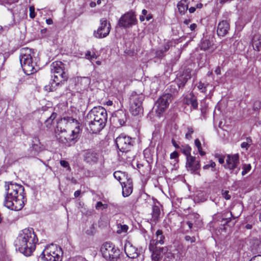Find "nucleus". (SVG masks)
<instances>
[{
    "mask_svg": "<svg viewBox=\"0 0 261 261\" xmlns=\"http://www.w3.org/2000/svg\"><path fill=\"white\" fill-rule=\"evenodd\" d=\"M38 239L32 228L21 231L15 242L16 249L24 255L30 256L36 248Z\"/></svg>",
    "mask_w": 261,
    "mask_h": 261,
    "instance_id": "nucleus-2",
    "label": "nucleus"
},
{
    "mask_svg": "<svg viewBox=\"0 0 261 261\" xmlns=\"http://www.w3.org/2000/svg\"><path fill=\"white\" fill-rule=\"evenodd\" d=\"M188 132L186 134V138L188 140H190L192 138V134L193 133L194 130L192 127H188L187 128Z\"/></svg>",
    "mask_w": 261,
    "mask_h": 261,
    "instance_id": "nucleus-37",
    "label": "nucleus"
},
{
    "mask_svg": "<svg viewBox=\"0 0 261 261\" xmlns=\"http://www.w3.org/2000/svg\"><path fill=\"white\" fill-rule=\"evenodd\" d=\"M60 164L62 166H63L65 168H67V169L68 170H70V167L69 166V164L68 162H67L65 160H61Z\"/></svg>",
    "mask_w": 261,
    "mask_h": 261,
    "instance_id": "nucleus-45",
    "label": "nucleus"
},
{
    "mask_svg": "<svg viewBox=\"0 0 261 261\" xmlns=\"http://www.w3.org/2000/svg\"><path fill=\"white\" fill-rule=\"evenodd\" d=\"M156 239L150 241L149 249L152 252V261H161L163 255L165 254L166 249L163 247H158L156 245L159 244L164 243V236L161 230H158L155 233Z\"/></svg>",
    "mask_w": 261,
    "mask_h": 261,
    "instance_id": "nucleus-4",
    "label": "nucleus"
},
{
    "mask_svg": "<svg viewBox=\"0 0 261 261\" xmlns=\"http://www.w3.org/2000/svg\"><path fill=\"white\" fill-rule=\"evenodd\" d=\"M144 99V96L142 94H137L134 92L130 96V103H135L138 106H142V101Z\"/></svg>",
    "mask_w": 261,
    "mask_h": 261,
    "instance_id": "nucleus-23",
    "label": "nucleus"
},
{
    "mask_svg": "<svg viewBox=\"0 0 261 261\" xmlns=\"http://www.w3.org/2000/svg\"><path fill=\"white\" fill-rule=\"evenodd\" d=\"M239 154H234L232 155H228L226 159V166L228 169L231 170V172L234 174H237L240 169L237 168L239 163Z\"/></svg>",
    "mask_w": 261,
    "mask_h": 261,
    "instance_id": "nucleus-16",
    "label": "nucleus"
},
{
    "mask_svg": "<svg viewBox=\"0 0 261 261\" xmlns=\"http://www.w3.org/2000/svg\"><path fill=\"white\" fill-rule=\"evenodd\" d=\"M32 147H33V149H34L36 151H38L39 148V147L38 146V145L37 144H33Z\"/></svg>",
    "mask_w": 261,
    "mask_h": 261,
    "instance_id": "nucleus-59",
    "label": "nucleus"
},
{
    "mask_svg": "<svg viewBox=\"0 0 261 261\" xmlns=\"http://www.w3.org/2000/svg\"><path fill=\"white\" fill-rule=\"evenodd\" d=\"M99 155L96 152L89 150L85 153L84 160L89 164H95L98 160Z\"/></svg>",
    "mask_w": 261,
    "mask_h": 261,
    "instance_id": "nucleus-20",
    "label": "nucleus"
},
{
    "mask_svg": "<svg viewBox=\"0 0 261 261\" xmlns=\"http://www.w3.org/2000/svg\"><path fill=\"white\" fill-rule=\"evenodd\" d=\"M115 117L117 118L120 125L124 124L126 120L125 113L122 110H119L115 113Z\"/></svg>",
    "mask_w": 261,
    "mask_h": 261,
    "instance_id": "nucleus-27",
    "label": "nucleus"
},
{
    "mask_svg": "<svg viewBox=\"0 0 261 261\" xmlns=\"http://www.w3.org/2000/svg\"><path fill=\"white\" fill-rule=\"evenodd\" d=\"M171 44L170 42H167L166 44H164L163 47V50L166 52L167 51L170 47Z\"/></svg>",
    "mask_w": 261,
    "mask_h": 261,
    "instance_id": "nucleus-51",
    "label": "nucleus"
},
{
    "mask_svg": "<svg viewBox=\"0 0 261 261\" xmlns=\"http://www.w3.org/2000/svg\"><path fill=\"white\" fill-rule=\"evenodd\" d=\"M251 169L250 164H244L243 166V171L242 172V175L243 176L248 173Z\"/></svg>",
    "mask_w": 261,
    "mask_h": 261,
    "instance_id": "nucleus-35",
    "label": "nucleus"
},
{
    "mask_svg": "<svg viewBox=\"0 0 261 261\" xmlns=\"http://www.w3.org/2000/svg\"><path fill=\"white\" fill-rule=\"evenodd\" d=\"M124 251L127 256L130 258H135L139 254L138 249L134 246L129 242L125 243Z\"/></svg>",
    "mask_w": 261,
    "mask_h": 261,
    "instance_id": "nucleus-18",
    "label": "nucleus"
},
{
    "mask_svg": "<svg viewBox=\"0 0 261 261\" xmlns=\"http://www.w3.org/2000/svg\"><path fill=\"white\" fill-rule=\"evenodd\" d=\"M106 123V122H105L87 119L85 118V125L87 128L93 134L99 132L105 126Z\"/></svg>",
    "mask_w": 261,
    "mask_h": 261,
    "instance_id": "nucleus-15",
    "label": "nucleus"
},
{
    "mask_svg": "<svg viewBox=\"0 0 261 261\" xmlns=\"http://www.w3.org/2000/svg\"><path fill=\"white\" fill-rule=\"evenodd\" d=\"M32 50L28 47L22 48L20 50L19 59L21 66L24 72L28 75L36 71L32 62Z\"/></svg>",
    "mask_w": 261,
    "mask_h": 261,
    "instance_id": "nucleus-6",
    "label": "nucleus"
},
{
    "mask_svg": "<svg viewBox=\"0 0 261 261\" xmlns=\"http://www.w3.org/2000/svg\"><path fill=\"white\" fill-rule=\"evenodd\" d=\"M215 72L216 74L219 75L221 74V69L220 67H217L215 70Z\"/></svg>",
    "mask_w": 261,
    "mask_h": 261,
    "instance_id": "nucleus-57",
    "label": "nucleus"
},
{
    "mask_svg": "<svg viewBox=\"0 0 261 261\" xmlns=\"http://www.w3.org/2000/svg\"><path fill=\"white\" fill-rule=\"evenodd\" d=\"M250 261H261V255L255 256L253 258L251 259Z\"/></svg>",
    "mask_w": 261,
    "mask_h": 261,
    "instance_id": "nucleus-55",
    "label": "nucleus"
},
{
    "mask_svg": "<svg viewBox=\"0 0 261 261\" xmlns=\"http://www.w3.org/2000/svg\"><path fill=\"white\" fill-rule=\"evenodd\" d=\"M56 116L57 114L55 113H52L51 116L45 120V124L47 127H50L53 123V120L56 118Z\"/></svg>",
    "mask_w": 261,
    "mask_h": 261,
    "instance_id": "nucleus-32",
    "label": "nucleus"
},
{
    "mask_svg": "<svg viewBox=\"0 0 261 261\" xmlns=\"http://www.w3.org/2000/svg\"><path fill=\"white\" fill-rule=\"evenodd\" d=\"M178 156V153L177 151H174L170 154V158L171 159H177Z\"/></svg>",
    "mask_w": 261,
    "mask_h": 261,
    "instance_id": "nucleus-52",
    "label": "nucleus"
},
{
    "mask_svg": "<svg viewBox=\"0 0 261 261\" xmlns=\"http://www.w3.org/2000/svg\"><path fill=\"white\" fill-rule=\"evenodd\" d=\"M76 125H80V123L76 119L70 117L62 118L57 122L55 132L64 133L69 128H75Z\"/></svg>",
    "mask_w": 261,
    "mask_h": 261,
    "instance_id": "nucleus-10",
    "label": "nucleus"
},
{
    "mask_svg": "<svg viewBox=\"0 0 261 261\" xmlns=\"http://www.w3.org/2000/svg\"><path fill=\"white\" fill-rule=\"evenodd\" d=\"M215 163L213 161H211L210 164L205 165L203 166V169L206 170L209 169L210 167L214 168L215 167Z\"/></svg>",
    "mask_w": 261,
    "mask_h": 261,
    "instance_id": "nucleus-48",
    "label": "nucleus"
},
{
    "mask_svg": "<svg viewBox=\"0 0 261 261\" xmlns=\"http://www.w3.org/2000/svg\"><path fill=\"white\" fill-rule=\"evenodd\" d=\"M230 29V25L227 20L220 22L217 27V34L219 36L224 37L227 34Z\"/></svg>",
    "mask_w": 261,
    "mask_h": 261,
    "instance_id": "nucleus-19",
    "label": "nucleus"
},
{
    "mask_svg": "<svg viewBox=\"0 0 261 261\" xmlns=\"http://www.w3.org/2000/svg\"><path fill=\"white\" fill-rule=\"evenodd\" d=\"M122 188V195L124 197L129 196L133 191L132 180L130 179H126L121 185Z\"/></svg>",
    "mask_w": 261,
    "mask_h": 261,
    "instance_id": "nucleus-21",
    "label": "nucleus"
},
{
    "mask_svg": "<svg viewBox=\"0 0 261 261\" xmlns=\"http://www.w3.org/2000/svg\"><path fill=\"white\" fill-rule=\"evenodd\" d=\"M46 23H47V24H53V21L52 19H50V18L47 19L46 20Z\"/></svg>",
    "mask_w": 261,
    "mask_h": 261,
    "instance_id": "nucleus-60",
    "label": "nucleus"
},
{
    "mask_svg": "<svg viewBox=\"0 0 261 261\" xmlns=\"http://www.w3.org/2000/svg\"><path fill=\"white\" fill-rule=\"evenodd\" d=\"M85 118L87 119L106 122L107 121V113L103 107L101 106L95 107L88 113Z\"/></svg>",
    "mask_w": 261,
    "mask_h": 261,
    "instance_id": "nucleus-11",
    "label": "nucleus"
},
{
    "mask_svg": "<svg viewBox=\"0 0 261 261\" xmlns=\"http://www.w3.org/2000/svg\"><path fill=\"white\" fill-rule=\"evenodd\" d=\"M148 12L146 10L143 9L142 11V15H143L147 20H149L152 18V16L150 14H148Z\"/></svg>",
    "mask_w": 261,
    "mask_h": 261,
    "instance_id": "nucleus-42",
    "label": "nucleus"
},
{
    "mask_svg": "<svg viewBox=\"0 0 261 261\" xmlns=\"http://www.w3.org/2000/svg\"><path fill=\"white\" fill-rule=\"evenodd\" d=\"M172 143L173 144V145L176 148V149H179V147H180V146H179L176 142V141L172 139Z\"/></svg>",
    "mask_w": 261,
    "mask_h": 261,
    "instance_id": "nucleus-56",
    "label": "nucleus"
},
{
    "mask_svg": "<svg viewBox=\"0 0 261 261\" xmlns=\"http://www.w3.org/2000/svg\"><path fill=\"white\" fill-rule=\"evenodd\" d=\"M219 162L220 164H223L224 162V159L223 158H220L219 159Z\"/></svg>",
    "mask_w": 261,
    "mask_h": 261,
    "instance_id": "nucleus-64",
    "label": "nucleus"
},
{
    "mask_svg": "<svg viewBox=\"0 0 261 261\" xmlns=\"http://www.w3.org/2000/svg\"><path fill=\"white\" fill-rule=\"evenodd\" d=\"M137 22L135 12L130 11L123 15L118 21V25L124 28H128Z\"/></svg>",
    "mask_w": 261,
    "mask_h": 261,
    "instance_id": "nucleus-12",
    "label": "nucleus"
},
{
    "mask_svg": "<svg viewBox=\"0 0 261 261\" xmlns=\"http://www.w3.org/2000/svg\"><path fill=\"white\" fill-rule=\"evenodd\" d=\"M249 145L247 142H243L241 144V147L242 148H246V149L249 147Z\"/></svg>",
    "mask_w": 261,
    "mask_h": 261,
    "instance_id": "nucleus-54",
    "label": "nucleus"
},
{
    "mask_svg": "<svg viewBox=\"0 0 261 261\" xmlns=\"http://www.w3.org/2000/svg\"><path fill=\"white\" fill-rule=\"evenodd\" d=\"M230 217H228V218H223L222 219V221L223 222L224 221V225H226L227 224V223L230 221L231 220V217H232L233 218V219H236L237 218H238L239 217V216H234L232 212H230Z\"/></svg>",
    "mask_w": 261,
    "mask_h": 261,
    "instance_id": "nucleus-39",
    "label": "nucleus"
},
{
    "mask_svg": "<svg viewBox=\"0 0 261 261\" xmlns=\"http://www.w3.org/2000/svg\"><path fill=\"white\" fill-rule=\"evenodd\" d=\"M252 44L254 50L259 51L261 48V35H254L252 39Z\"/></svg>",
    "mask_w": 261,
    "mask_h": 261,
    "instance_id": "nucleus-25",
    "label": "nucleus"
},
{
    "mask_svg": "<svg viewBox=\"0 0 261 261\" xmlns=\"http://www.w3.org/2000/svg\"><path fill=\"white\" fill-rule=\"evenodd\" d=\"M178 12L181 15L185 14L188 9V0H181L177 5Z\"/></svg>",
    "mask_w": 261,
    "mask_h": 261,
    "instance_id": "nucleus-26",
    "label": "nucleus"
},
{
    "mask_svg": "<svg viewBox=\"0 0 261 261\" xmlns=\"http://www.w3.org/2000/svg\"><path fill=\"white\" fill-rule=\"evenodd\" d=\"M195 145L197 147L198 150L202 148L201 142L198 139H196L195 140Z\"/></svg>",
    "mask_w": 261,
    "mask_h": 261,
    "instance_id": "nucleus-53",
    "label": "nucleus"
},
{
    "mask_svg": "<svg viewBox=\"0 0 261 261\" xmlns=\"http://www.w3.org/2000/svg\"><path fill=\"white\" fill-rule=\"evenodd\" d=\"M113 175L114 177L119 181L121 185L123 181H126V179H128L124 173L119 171H115Z\"/></svg>",
    "mask_w": 261,
    "mask_h": 261,
    "instance_id": "nucleus-30",
    "label": "nucleus"
},
{
    "mask_svg": "<svg viewBox=\"0 0 261 261\" xmlns=\"http://www.w3.org/2000/svg\"><path fill=\"white\" fill-rule=\"evenodd\" d=\"M228 193H229L228 191H225L224 192H222V193L223 196L226 200L229 199L231 197L230 195L228 194Z\"/></svg>",
    "mask_w": 261,
    "mask_h": 261,
    "instance_id": "nucleus-50",
    "label": "nucleus"
},
{
    "mask_svg": "<svg viewBox=\"0 0 261 261\" xmlns=\"http://www.w3.org/2000/svg\"><path fill=\"white\" fill-rule=\"evenodd\" d=\"M163 261H173V255L171 253H166L164 254Z\"/></svg>",
    "mask_w": 261,
    "mask_h": 261,
    "instance_id": "nucleus-38",
    "label": "nucleus"
},
{
    "mask_svg": "<svg viewBox=\"0 0 261 261\" xmlns=\"http://www.w3.org/2000/svg\"><path fill=\"white\" fill-rule=\"evenodd\" d=\"M17 2V0H8L7 1V3L9 4H11L12 3H16Z\"/></svg>",
    "mask_w": 261,
    "mask_h": 261,
    "instance_id": "nucleus-63",
    "label": "nucleus"
},
{
    "mask_svg": "<svg viewBox=\"0 0 261 261\" xmlns=\"http://www.w3.org/2000/svg\"><path fill=\"white\" fill-rule=\"evenodd\" d=\"M95 207L97 210H99L100 208H106L107 207V205L103 204L101 202L99 201L97 202Z\"/></svg>",
    "mask_w": 261,
    "mask_h": 261,
    "instance_id": "nucleus-44",
    "label": "nucleus"
},
{
    "mask_svg": "<svg viewBox=\"0 0 261 261\" xmlns=\"http://www.w3.org/2000/svg\"><path fill=\"white\" fill-rule=\"evenodd\" d=\"M208 85V84H206L205 85L204 83L200 82L198 84L197 88L202 92L205 93L206 91V87Z\"/></svg>",
    "mask_w": 261,
    "mask_h": 261,
    "instance_id": "nucleus-36",
    "label": "nucleus"
},
{
    "mask_svg": "<svg viewBox=\"0 0 261 261\" xmlns=\"http://www.w3.org/2000/svg\"><path fill=\"white\" fill-rule=\"evenodd\" d=\"M115 143L119 151L122 152L121 154L119 153V155L121 159L128 162L131 161L132 158L128 156L127 154L129 153L133 145L132 138L128 136L121 135L116 138Z\"/></svg>",
    "mask_w": 261,
    "mask_h": 261,
    "instance_id": "nucleus-5",
    "label": "nucleus"
},
{
    "mask_svg": "<svg viewBox=\"0 0 261 261\" xmlns=\"http://www.w3.org/2000/svg\"><path fill=\"white\" fill-rule=\"evenodd\" d=\"M211 46V42L208 40H204L201 44V48L203 50L207 49Z\"/></svg>",
    "mask_w": 261,
    "mask_h": 261,
    "instance_id": "nucleus-34",
    "label": "nucleus"
},
{
    "mask_svg": "<svg viewBox=\"0 0 261 261\" xmlns=\"http://www.w3.org/2000/svg\"><path fill=\"white\" fill-rule=\"evenodd\" d=\"M50 70L54 74V79L50 83V90L56 86L62 84L63 82L67 81L68 75L65 71V65L61 61H55L50 65Z\"/></svg>",
    "mask_w": 261,
    "mask_h": 261,
    "instance_id": "nucleus-3",
    "label": "nucleus"
},
{
    "mask_svg": "<svg viewBox=\"0 0 261 261\" xmlns=\"http://www.w3.org/2000/svg\"><path fill=\"white\" fill-rule=\"evenodd\" d=\"M103 257L107 260L116 261L119 256V250L110 242L103 243L100 248Z\"/></svg>",
    "mask_w": 261,
    "mask_h": 261,
    "instance_id": "nucleus-8",
    "label": "nucleus"
},
{
    "mask_svg": "<svg viewBox=\"0 0 261 261\" xmlns=\"http://www.w3.org/2000/svg\"><path fill=\"white\" fill-rule=\"evenodd\" d=\"M4 205L14 211L21 210L27 201L24 188L21 185L10 182L5 184Z\"/></svg>",
    "mask_w": 261,
    "mask_h": 261,
    "instance_id": "nucleus-1",
    "label": "nucleus"
},
{
    "mask_svg": "<svg viewBox=\"0 0 261 261\" xmlns=\"http://www.w3.org/2000/svg\"><path fill=\"white\" fill-rule=\"evenodd\" d=\"M62 250L54 244L46 247L40 255V258L45 261H61Z\"/></svg>",
    "mask_w": 261,
    "mask_h": 261,
    "instance_id": "nucleus-7",
    "label": "nucleus"
},
{
    "mask_svg": "<svg viewBox=\"0 0 261 261\" xmlns=\"http://www.w3.org/2000/svg\"><path fill=\"white\" fill-rule=\"evenodd\" d=\"M30 10V17L31 18H34L36 16V14L35 12V8L33 6H31L29 8Z\"/></svg>",
    "mask_w": 261,
    "mask_h": 261,
    "instance_id": "nucleus-46",
    "label": "nucleus"
},
{
    "mask_svg": "<svg viewBox=\"0 0 261 261\" xmlns=\"http://www.w3.org/2000/svg\"><path fill=\"white\" fill-rule=\"evenodd\" d=\"M110 30V24L108 23L106 18H103L100 20V25L98 29L94 31L93 35L97 38H103L109 34Z\"/></svg>",
    "mask_w": 261,
    "mask_h": 261,
    "instance_id": "nucleus-14",
    "label": "nucleus"
},
{
    "mask_svg": "<svg viewBox=\"0 0 261 261\" xmlns=\"http://www.w3.org/2000/svg\"><path fill=\"white\" fill-rule=\"evenodd\" d=\"M181 152L186 156V159L188 157L191 156V148L188 145H183L180 146L179 148Z\"/></svg>",
    "mask_w": 261,
    "mask_h": 261,
    "instance_id": "nucleus-31",
    "label": "nucleus"
},
{
    "mask_svg": "<svg viewBox=\"0 0 261 261\" xmlns=\"http://www.w3.org/2000/svg\"><path fill=\"white\" fill-rule=\"evenodd\" d=\"M80 194H81V191L79 190H77L74 192V195L75 197H77L80 195Z\"/></svg>",
    "mask_w": 261,
    "mask_h": 261,
    "instance_id": "nucleus-62",
    "label": "nucleus"
},
{
    "mask_svg": "<svg viewBox=\"0 0 261 261\" xmlns=\"http://www.w3.org/2000/svg\"><path fill=\"white\" fill-rule=\"evenodd\" d=\"M120 226H119V225H118V230H117V232L118 233H122V232H126L128 229V227L127 225L124 224V225H121L120 224L119 225Z\"/></svg>",
    "mask_w": 261,
    "mask_h": 261,
    "instance_id": "nucleus-33",
    "label": "nucleus"
},
{
    "mask_svg": "<svg viewBox=\"0 0 261 261\" xmlns=\"http://www.w3.org/2000/svg\"><path fill=\"white\" fill-rule=\"evenodd\" d=\"M164 53L163 49H158L155 52L156 56L158 58H162L164 56Z\"/></svg>",
    "mask_w": 261,
    "mask_h": 261,
    "instance_id": "nucleus-47",
    "label": "nucleus"
},
{
    "mask_svg": "<svg viewBox=\"0 0 261 261\" xmlns=\"http://www.w3.org/2000/svg\"><path fill=\"white\" fill-rule=\"evenodd\" d=\"M186 160V168L187 169L192 173L196 174L200 167V161L196 160V158L193 156L188 157Z\"/></svg>",
    "mask_w": 261,
    "mask_h": 261,
    "instance_id": "nucleus-17",
    "label": "nucleus"
},
{
    "mask_svg": "<svg viewBox=\"0 0 261 261\" xmlns=\"http://www.w3.org/2000/svg\"><path fill=\"white\" fill-rule=\"evenodd\" d=\"M185 240L187 242H190L191 243H194L196 241V238L195 237H190V236H186L185 237Z\"/></svg>",
    "mask_w": 261,
    "mask_h": 261,
    "instance_id": "nucleus-43",
    "label": "nucleus"
},
{
    "mask_svg": "<svg viewBox=\"0 0 261 261\" xmlns=\"http://www.w3.org/2000/svg\"><path fill=\"white\" fill-rule=\"evenodd\" d=\"M198 151H199V154H200L201 156H203V155H205V152H204V151H203L202 150V148H201V149H198Z\"/></svg>",
    "mask_w": 261,
    "mask_h": 261,
    "instance_id": "nucleus-61",
    "label": "nucleus"
},
{
    "mask_svg": "<svg viewBox=\"0 0 261 261\" xmlns=\"http://www.w3.org/2000/svg\"><path fill=\"white\" fill-rule=\"evenodd\" d=\"M183 102L187 105H191L194 109L198 107L197 98L193 93L187 95L183 99Z\"/></svg>",
    "mask_w": 261,
    "mask_h": 261,
    "instance_id": "nucleus-22",
    "label": "nucleus"
},
{
    "mask_svg": "<svg viewBox=\"0 0 261 261\" xmlns=\"http://www.w3.org/2000/svg\"><path fill=\"white\" fill-rule=\"evenodd\" d=\"M191 78V75L189 73H184L180 75L177 79V85L179 88H182L184 87L188 80Z\"/></svg>",
    "mask_w": 261,
    "mask_h": 261,
    "instance_id": "nucleus-24",
    "label": "nucleus"
},
{
    "mask_svg": "<svg viewBox=\"0 0 261 261\" xmlns=\"http://www.w3.org/2000/svg\"><path fill=\"white\" fill-rule=\"evenodd\" d=\"M81 132L80 125L75 126V128L72 130L71 134L68 135L67 130L64 133L56 132V137L59 142L68 145L70 142L77 138Z\"/></svg>",
    "mask_w": 261,
    "mask_h": 261,
    "instance_id": "nucleus-9",
    "label": "nucleus"
},
{
    "mask_svg": "<svg viewBox=\"0 0 261 261\" xmlns=\"http://www.w3.org/2000/svg\"><path fill=\"white\" fill-rule=\"evenodd\" d=\"M202 4L201 3L197 4H196V7H191L189 8V11L190 13H193L195 11L196 8L201 9L202 7Z\"/></svg>",
    "mask_w": 261,
    "mask_h": 261,
    "instance_id": "nucleus-40",
    "label": "nucleus"
},
{
    "mask_svg": "<svg viewBox=\"0 0 261 261\" xmlns=\"http://www.w3.org/2000/svg\"><path fill=\"white\" fill-rule=\"evenodd\" d=\"M130 111L133 115L137 116L142 113L143 108L142 106L132 103H130Z\"/></svg>",
    "mask_w": 261,
    "mask_h": 261,
    "instance_id": "nucleus-28",
    "label": "nucleus"
},
{
    "mask_svg": "<svg viewBox=\"0 0 261 261\" xmlns=\"http://www.w3.org/2000/svg\"><path fill=\"white\" fill-rule=\"evenodd\" d=\"M172 95L166 93L161 96L157 100L155 106V112L159 116L162 114L171 101Z\"/></svg>",
    "mask_w": 261,
    "mask_h": 261,
    "instance_id": "nucleus-13",
    "label": "nucleus"
},
{
    "mask_svg": "<svg viewBox=\"0 0 261 261\" xmlns=\"http://www.w3.org/2000/svg\"><path fill=\"white\" fill-rule=\"evenodd\" d=\"M86 56L89 60H93L96 59L97 58V56H96L95 53L91 54V52L88 51L86 54Z\"/></svg>",
    "mask_w": 261,
    "mask_h": 261,
    "instance_id": "nucleus-41",
    "label": "nucleus"
},
{
    "mask_svg": "<svg viewBox=\"0 0 261 261\" xmlns=\"http://www.w3.org/2000/svg\"><path fill=\"white\" fill-rule=\"evenodd\" d=\"M152 216L154 222H156L158 221L161 214L160 208L159 206L154 205L152 208Z\"/></svg>",
    "mask_w": 261,
    "mask_h": 261,
    "instance_id": "nucleus-29",
    "label": "nucleus"
},
{
    "mask_svg": "<svg viewBox=\"0 0 261 261\" xmlns=\"http://www.w3.org/2000/svg\"><path fill=\"white\" fill-rule=\"evenodd\" d=\"M81 83H84L87 86L90 84V80L88 77H84L81 79Z\"/></svg>",
    "mask_w": 261,
    "mask_h": 261,
    "instance_id": "nucleus-49",
    "label": "nucleus"
},
{
    "mask_svg": "<svg viewBox=\"0 0 261 261\" xmlns=\"http://www.w3.org/2000/svg\"><path fill=\"white\" fill-rule=\"evenodd\" d=\"M197 25L195 23H192L190 26V29L191 31H194L196 28Z\"/></svg>",
    "mask_w": 261,
    "mask_h": 261,
    "instance_id": "nucleus-58",
    "label": "nucleus"
}]
</instances>
